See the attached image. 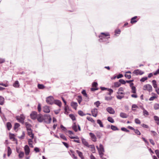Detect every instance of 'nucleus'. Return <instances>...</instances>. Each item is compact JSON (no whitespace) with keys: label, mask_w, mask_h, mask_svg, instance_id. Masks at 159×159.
<instances>
[{"label":"nucleus","mask_w":159,"mask_h":159,"mask_svg":"<svg viewBox=\"0 0 159 159\" xmlns=\"http://www.w3.org/2000/svg\"><path fill=\"white\" fill-rule=\"evenodd\" d=\"M134 131L135 132V133L137 134L138 135H140L141 134L140 132H139V131L138 130V129H135V130H134Z\"/></svg>","instance_id":"obj_53"},{"label":"nucleus","mask_w":159,"mask_h":159,"mask_svg":"<svg viewBox=\"0 0 159 159\" xmlns=\"http://www.w3.org/2000/svg\"><path fill=\"white\" fill-rule=\"evenodd\" d=\"M91 112L93 116L96 117L97 116L98 114V109L95 108L91 110Z\"/></svg>","instance_id":"obj_11"},{"label":"nucleus","mask_w":159,"mask_h":159,"mask_svg":"<svg viewBox=\"0 0 159 159\" xmlns=\"http://www.w3.org/2000/svg\"><path fill=\"white\" fill-rule=\"evenodd\" d=\"M97 123L100 126V127H103V125L102 124V123L101 121L99 119L97 120Z\"/></svg>","instance_id":"obj_29"},{"label":"nucleus","mask_w":159,"mask_h":159,"mask_svg":"<svg viewBox=\"0 0 159 159\" xmlns=\"http://www.w3.org/2000/svg\"><path fill=\"white\" fill-rule=\"evenodd\" d=\"M125 76L126 78H128V79H130L131 77V75H127L125 74Z\"/></svg>","instance_id":"obj_61"},{"label":"nucleus","mask_w":159,"mask_h":159,"mask_svg":"<svg viewBox=\"0 0 159 159\" xmlns=\"http://www.w3.org/2000/svg\"><path fill=\"white\" fill-rule=\"evenodd\" d=\"M154 108L156 110L159 109V104L158 103H156L154 105Z\"/></svg>","instance_id":"obj_35"},{"label":"nucleus","mask_w":159,"mask_h":159,"mask_svg":"<svg viewBox=\"0 0 159 159\" xmlns=\"http://www.w3.org/2000/svg\"><path fill=\"white\" fill-rule=\"evenodd\" d=\"M24 150L25 153L26 155H28L29 154L30 150L29 147L27 145H25L24 147Z\"/></svg>","instance_id":"obj_10"},{"label":"nucleus","mask_w":159,"mask_h":159,"mask_svg":"<svg viewBox=\"0 0 159 159\" xmlns=\"http://www.w3.org/2000/svg\"><path fill=\"white\" fill-rule=\"evenodd\" d=\"M38 111L39 112H40L41 110V106L40 104H39L38 105Z\"/></svg>","instance_id":"obj_63"},{"label":"nucleus","mask_w":159,"mask_h":159,"mask_svg":"<svg viewBox=\"0 0 159 159\" xmlns=\"http://www.w3.org/2000/svg\"><path fill=\"white\" fill-rule=\"evenodd\" d=\"M7 149V156L9 157L12 153V151L11 148L9 147H8Z\"/></svg>","instance_id":"obj_26"},{"label":"nucleus","mask_w":159,"mask_h":159,"mask_svg":"<svg viewBox=\"0 0 159 159\" xmlns=\"http://www.w3.org/2000/svg\"><path fill=\"white\" fill-rule=\"evenodd\" d=\"M43 111L44 112L48 113L50 112V110L48 107L45 106L43 108Z\"/></svg>","instance_id":"obj_14"},{"label":"nucleus","mask_w":159,"mask_h":159,"mask_svg":"<svg viewBox=\"0 0 159 159\" xmlns=\"http://www.w3.org/2000/svg\"><path fill=\"white\" fill-rule=\"evenodd\" d=\"M147 79H148V78L147 77H144L142 78L140 80L141 82H143L147 80Z\"/></svg>","instance_id":"obj_51"},{"label":"nucleus","mask_w":159,"mask_h":159,"mask_svg":"<svg viewBox=\"0 0 159 159\" xmlns=\"http://www.w3.org/2000/svg\"><path fill=\"white\" fill-rule=\"evenodd\" d=\"M107 120L109 121L111 123H113L114 122V120L112 118H111L110 117H108L107 118Z\"/></svg>","instance_id":"obj_37"},{"label":"nucleus","mask_w":159,"mask_h":159,"mask_svg":"<svg viewBox=\"0 0 159 159\" xmlns=\"http://www.w3.org/2000/svg\"><path fill=\"white\" fill-rule=\"evenodd\" d=\"M106 110L110 114H113L115 113V111L111 107H108L107 108Z\"/></svg>","instance_id":"obj_9"},{"label":"nucleus","mask_w":159,"mask_h":159,"mask_svg":"<svg viewBox=\"0 0 159 159\" xmlns=\"http://www.w3.org/2000/svg\"><path fill=\"white\" fill-rule=\"evenodd\" d=\"M132 89V93H136V90L135 87L134 86H132L131 88Z\"/></svg>","instance_id":"obj_43"},{"label":"nucleus","mask_w":159,"mask_h":159,"mask_svg":"<svg viewBox=\"0 0 159 159\" xmlns=\"http://www.w3.org/2000/svg\"><path fill=\"white\" fill-rule=\"evenodd\" d=\"M116 97L118 99H121L122 98L124 97V96L118 95L116 96Z\"/></svg>","instance_id":"obj_60"},{"label":"nucleus","mask_w":159,"mask_h":159,"mask_svg":"<svg viewBox=\"0 0 159 159\" xmlns=\"http://www.w3.org/2000/svg\"><path fill=\"white\" fill-rule=\"evenodd\" d=\"M120 85V82H115L114 84V86L115 87H119Z\"/></svg>","instance_id":"obj_33"},{"label":"nucleus","mask_w":159,"mask_h":159,"mask_svg":"<svg viewBox=\"0 0 159 159\" xmlns=\"http://www.w3.org/2000/svg\"><path fill=\"white\" fill-rule=\"evenodd\" d=\"M152 85L153 87L155 89L157 88V84L156 81L155 80H153L152 81Z\"/></svg>","instance_id":"obj_31"},{"label":"nucleus","mask_w":159,"mask_h":159,"mask_svg":"<svg viewBox=\"0 0 159 159\" xmlns=\"http://www.w3.org/2000/svg\"><path fill=\"white\" fill-rule=\"evenodd\" d=\"M120 116L122 118H127L128 115L124 112H121L120 114Z\"/></svg>","instance_id":"obj_17"},{"label":"nucleus","mask_w":159,"mask_h":159,"mask_svg":"<svg viewBox=\"0 0 159 159\" xmlns=\"http://www.w3.org/2000/svg\"><path fill=\"white\" fill-rule=\"evenodd\" d=\"M20 124L18 123H16L14 125V129H16L20 126Z\"/></svg>","instance_id":"obj_49"},{"label":"nucleus","mask_w":159,"mask_h":159,"mask_svg":"<svg viewBox=\"0 0 159 159\" xmlns=\"http://www.w3.org/2000/svg\"><path fill=\"white\" fill-rule=\"evenodd\" d=\"M38 114L36 111H33L30 114V117L32 119L35 120L37 118Z\"/></svg>","instance_id":"obj_8"},{"label":"nucleus","mask_w":159,"mask_h":159,"mask_svg":"<svg viewBox=\"0 0 159 159\" xmlns=\"http://www.w3.org/2000/svg\"><path fill=\"white\" fill-rule=\"evenodd\" d=\"M111 129L113 130H118V128L116 126L111 125Z\"/></svg>","instance_id":"obj_39"},{"label":"nucleus","mask_w":159,"mask_h":159,"mask_svg":"<svg viewBox=\"0 0 159 159\" xmlns=\"http://www.w3.org/2000/svg\"><path fill=\"white\" fill-rule=\"evenodd\" d=\"M82 142L83 144L85 146L87 147H89V144L88 142L86 140L84 139H82Z\"/></svg>","instance_id":"obj_13"},{"label":"nucleus","mask_w":159,"mask_h":159,"mask_svg":"<svg viewBox=\"0 0 159 159\" xmlns=\"http://www.w3.org/2000/svg\"><path fill=\"white\" fill-rule=\"evenodd\" d=\"M132 110L135 111V109H134V108H138V107L137 106V105H136L135 104H133L132 105Z\"/></svg>","instance_id":"obj_52"},{"label":"nucleus","mask_w":159,"mask_h":159,"mask_svg":"<svg viewBox=\"0 0 159 159\" xmlns=\"http://www.w3.org/2000/svg\"><path fill=\"white\" fill-rule=\"evenodd\" d=\"M142 139L144 141L145 143H146L148 145H149V143L148 142L146 139L145 138L143 137L142 138Z\"/></svg>","instance_id":"obj_62"},{"label":"nucleus","mask_w":159,"mask_h":159,"mask_svg":"<svg viewBox=\"0 0 159 159\" xmlns=\"http://www.w3.org/2000/svg\"><path fill=\"white\" fill-rule=\"evenodd\" d=\"M60 127L64 131H66V130L67 129L66 128L64 127L63 125H61L60 126Z\"/></svg>","instance_id":"obj_58"},{"label":"nucleus","mask_w":159,"mask_h":159,"mask_svg":"<svg viewBox=\"0 0 159 159\" xmlns=\"http://www.w3.org/2000/svg\"><path fill=\"white\" fill-rule=\"evenodd\" d=\"M91 148V151L93 153H95V149L94 146L93 145H89V147Z\"/></svg>","instance_id":"obj_23"},{"label":"nucleus","mask_w":159,"mask_h":159,"mask_svg":"<svg viewBox=\"0 0 159 159\" xmlns=\"http://www.w3.org/2000/svg\"><path fill=\"white\" fill-rule=\"evenodd\" d=\"M110 34L108 33H101V34L99 35V41L100 42L107 41L108 39L110 38Z\"/></svg>","instance_id":"obj_2"},{"label":"nucleus","mask_w":159,"mask_h":159,"mask_svg":"<svg viewBox=\"0 0 159 159\" xmlns=\"http://www.w3.org/2000/svg\"><path fill=\"white\" fill-rule=\"evenodd\" d=\"M76 152L78 154L79 156L82 159H83L84 158V157H83V153L82 152H80L78 150H77L76 151Z\"/></svg>","instance_id":"obj_25"},{"label":"nucleus","mask_w":159,"mask_h":159,"mask_svg":"<svg viewBox=\"0 0 159 159\" xmlns=\"http://www.w3.org/2000/svg\"><path fill=\"white\" fill-rule=\"evenodd\" d=\"M143 89L144 90H147L149 92L152 91V86L149 84H147L143 86Z\"/></svg>","instance_id":"obj_3"},{"label":"nucleus","mask_w":159,"mask_h":159,"mask_svg":"<svg viewBox=\"0 0 159 159\" xmlns=\"http://www.w3.org/2000/svg\"><path fill=\"white\" fill-rule=\"evenodd\" d=\"M89 135L90 137V139L92 141L95 142L97 141V137L95 134L92 132L89 133Z\"/></svg>","instance_id":"obj_6"},{"label":"nucleus","mask_w":159,"mask_h":159,"mask_svg":"<svg viewBox=\"0 0 159 159\" xmlns=\"http://www.w3.org/2000/svg\"><path fill=\"white\" fill-rule=\"evenodd\" d=\"M78 113L80 116H83L86 115V114L81 111H78Z\"/></svg>","instance_id":"obj_40"},{"label":"nucleus","mask_w":159,"mask_h":159,"mask_svg":"<svg viewBox=\"0 0 159 159\" xmlns=\"http://www.w3.org/2000/svg\"><path fill=\"white\" fill-rule=\"evenodd\" d=\"M69 116L73 120H75V117L74 115L72 114H70Z\"/></svg>","instance_id":"obj_42"},{"label":"nucleus","mask_w":159,"mask_h":159,"mask_svg":"<svg viewBox=\"0 0 159 159\" xmlns=\"http://www.w3.org/2000/svg\"><path fill=\"white\" fill-rule=\"evenodd\" d=\"M4 103V98L2 96H0V105H3Z\"/></svg>","instance_id":"obj_24"},{"label":"nucleus","mask_w":159,"mask_h":159,"mask_svg":"<svg viewBox=\"0 0 159 159\" xmlns=\"http://www.w3.org/2000/svg\"><path fill=\"white\" fill-rule=\"evenodd\" d=\"M137 16H135L134 17L132 18L130 22L131 24H134L135 23L137 22V20H135L137 18Z\"/></svg>","instance_id":"obj_22"},{"label":"nucleus","mask_w":159,"mask_h":159,"mask_svg":"<svg viewBox=\"0 0 159 159\" xmlns=\"http://www.w3.org/2000/svg\"><path fill=\"white\" fill-rule=\"evenodd\" d=\"M53 98L51 96L47 97L46 98L47 102L49 104L52 105L53 103Z\"/></svg>","instance_id":"obj_4"},{"label":"nucleus","mask_w":159,"mask_h":159,"mask_svg":"<svg viewBox=\"0 0 159 159\" xmlns=\"http://www.w3.org/2000/svg\"><path fill=\"white\" fill-rule=\"evenodd\" d=\"M121 130L124 131L126 132H129V131L127 129H126L124 127H122L121 128Z\"/></svg>","instance_id":"obj_56"},{"label":"nucleus","mask_w":159,"mask_h":159,"mask_svg":"<svg viewBox=\"0 0 159 159\" xmlns=\"http://www.w3.org/2000/svg\"><path fill=\"white\" fill-rule=\"evenodd\" d=\"M38 87L39 89H43L45 87L43 84H38Z\"/></svg>","instance_id":"obj_41"},{"label":"nucleus","mask_w":159,"mask_h":159,"mask_svg":"<svg viewBox=\"0 0 159 159\" xmlns=\"http://www.w3.org/2000/svg\"><path fill=\"white\" fill-rule=\"evenodd\" d=\"M25 136V133L24 132H23L22 135L19 137V138L20 139H23Z\"/></svg>","instance_id":"obj_54"},{"label":"nucleus","mask_w":159,"mask_h":159,"mask_svg":"<svg viewBox=\"0 0 159 159\" xmlns=\"http://www.w3.org/2000/svg\"><path fill=\"white\" fill-rule=\"evenodd\" d=\"M37 120L39 122H44L47 123H50L52 120L50 116L49 115H43L41 114H38Z\"/></svg>","instance_id":"obj_1"},{"label":"nucleus","mask_w":159,"mask_h":159,"mask_svg":"<svg viewBox=\"0 0 159 159\" xmlns=\"http://www.w3.org/2000/svg\"><path fill=\"white\" fill-rule=\"evenodd\" d=\"M19 84L18 81H16L13 84V86L15 88H18L19 87Z\"/></svg>","instance_id":"obj_27"},{"label":"nucleus","mask_w":159,"mask_h":159,"mask_svg":"<svg viewBox=\"0 0 159 159\" xmlns=\"http://www.w3.org/2000/svg\"><path fill=\"white\" fill-rule=\"evenodd\" d=\"M135 122L137 124H139L141 123L140 121L137 118L135 119Z\"/></svg>","instance_id":"obj_48"},{"label":"nucleus","mask_w":159,"mask_h":159,"mask_svg":"<svg viewBox=\"0 0 159 159\" xmlns=\"http://www.w3.org/2000/svg\"><path fill=\"white\" fill-rule=\"evenodd\" d=\"M24 152H20L19 153V158H22L24 156Z\"/></svg>","instance_id":"obj_34"},{"label":"nucleus","mask_w":159,"mask_h":159,"mask_svg":"<svg viewBox=\"0 0 159 159\" xmlns=\"http://www.w3.org/2000/svg\"><path fill=\"white\" fill-rule=\"evenodd\" d=\"M119 82L120 84H125L126 83V82L123 80L122 79H120L119 80Z\"/></svg>","instance_id":"obj_45"},{"label":"nucleus","mask_w":159,"mask_h":159,"mask_svg":"<svg viewBox=\"0 0 159 159\" xmlns=\"http://www.w3.org/2000/svg\"><path fill=\"white\" fill-rule=\"evenodd\" d=\"M154 120L156 121V123L157 125H159V117L156 116H154Z\"/></svg>","instance_id":"obj_20"},{"label":"nucleus","mask_w":159,"mask_h":159,"mask_svg":"<svg viewBox=\"0 0 159 159\" xmlns=\"http://www.w3.org/2000/svg\"><path fill=\"white\" fill-rule=\"evenodd\" d=\"M123 91L124 88L122 87H120L118 89V92H117V93L120 94H124L125 93L122 92Z\"/></svg>","instance_id":"obj_19"},{"label":"nucleus","mask_w":159,"mask_h":159,"mask_svg":"<svg viewBox=\"0 0 159 159\" xmlns=\"http://www.w3.org/2000/svg\"><path fill=\"white\" fill-rule=\"evenodd\" d=\"M87 119L88 120L91 122H92L94 123L95 122V121L92 117H90L88 116L87 117Z\"/></svg>","instance_id":"obj_36"},{"label":"nucleus","mask_w":159,"mask_h":159,"mask_svg":"<svg viewBox=\"0 0 159 159\" xmlns=\"http://www.w3.org/2000/svg\"><path fill=\"white\" fill-rule=\"evenodd\" d=\"M82 93L85 96L87 97V94L86 93V91L85 90H83L82 91Z\"/></svg>","instance_id":"obj_57"},{"label":"nucleus","mask_w":159,"mask_h":159,"mask_svg":"<svg viewBox=\"0 0 159 159\" xmlns=\"http://www.w3.org/2000/svg\"><path fill=\"white\" fill-rule=\"evenodd\" d=\"M95 134H96V137H97L98 139H100L102 136V134L99 131H97L96 132Z\"/></svg>","instance_id":"obj_15"},{"label":"nucleus","mask_w":159,"mask_h":159,"mask_svg":"<svg viewBox=\"0 0 159 159\" xmlns=\"http://www.w3.org/2000/svg\"><path fill=\"white\" fill-rule=\"evenodd\" d=\"M60 137L63 139L65 140H66V138L65 136L63 134H60Z\"/></svg>","instance_id":"obj_44"},{"label":"nucleus","mask_w":159,"mask_h":159,"mask_svg":"<svg viewBox=\"0 0 159 159\" xmlns=\"http://www.w3.org/2000/svg\"><path fill=\"white\" fill-rule=\"evenodd\" d=\"M112 98V96L110 97H107L106 96L105 98V100L109 101L111 100Z\"/></svg>","instance_id":"obj_38"},{"label":"nucleus","mask_w":159,"mask_h":159,"mask_svg":"<svg viewBox=\"0 0 159 159\" xmlns=\"http://www.w3.org/2000/svg\"><path fill=\"white\" fill-rule=\"evenodd\" d=\"M144 73V72L143 71H142L139 69H137V70H135L133 71V73L134 74H135L136 75H142Z\"/></svg>","instance_id":"obj_7"},{"label":"nucleus","mask_w":159,"mask_h":159,"mask_svg":"<svg viewBox=\"0 0 159 159\" xmlns=\"http://www.w3.org/2000/svg\"><path fill=\"white\" fill-rule=\"evenodd\" d=\"M155 152L157 157L159 158V151L158 150H156L155 151Z\"/></svg>","instance_id":"obj_55"},{"label":"nucleus","mask_w":159,"mask_h":159,"mask_svg":"<svg viewBox=\"0 0 159 159\" xmlns=\"http://www.w3.org/2000/svg\"><path fill=\"white\" fill-rule=\"evenodd\" d=\"M28 134L29 136H30L32 139L34 138V134H33L32 131H28Z\"/></svg>","instance_id":"obj_28"},{"label":"nucleus","mask_w":159,"mask_h":159,"mask_svg":"<svg viewBox=\"0 0 159 159\" xmlns=\"http://www.w3.org/2000/svg\"><path fill=\"white\" fill-rule=\"evenodd\" d=\"M98 85V84L97 82H94L92 84V86L94 87H96Z\"/></svg>","instance_id":"obj_59"},{"label":"nucleus","mask_w":159,"mask_h":159,"mask_svg":"<svg viewBox=\"0 0 159 159\" xmlns=\"http://www.w3.org/2000/svg\"><path fill=\"white\" fill-rule=\"evenodd\" d=\"M54 103L55 104L59 106L60 107L61 106V101L59 100H55Z\"/></svg>","instance_id":"obj_18"},{"label":"nucleus","mask_w":159,"mask_h":159,"mask_svg":"<svg viewBox=\"0 0 159 159\" xmlns=\"http://www.w3.org/2000/svg\"><path fill=\"white\" fill-rule=\"evenodd\" d=\"M159 74V69H158L156 72L154 73L153 74L154 75H157Z\"/></svg>","instance_id":"obj_64"},{"label":"nucleus","mask_w":159,"mask_h":159,"mask_svg":"<svg viewBox=\"0 0 159 159\" xmlns=\"http://www.w3.org/2000/svg\"><path fill=\"white\" fill-rule=\"evenodd\" d=\"M71 106L75 110L77 109V107L78 106V104L77 102H72L71 103Z\"/></svg>","instance_id":"obj_12"},{"label":"nucleus","mask_w":159,"mask_h":159,"mask_svg":"<svg viewBox=\"0 0 159 159\" xmlns=\"http://www.w3.org/2000/svg\"><path fill=\"white\" fill-rule=\"evenodd\" d=\"M77 126L75 123H74L72 125V129L75 132H77L78 131Z\"/></svg>","instance_id":"obj_30"},{"label":"nucleus","mask_w":159,"mask_h":159,"mask_svg":"<svg viewBox=\"0 0 159 159\" xmlns=\"http://www.w3.org/2000/svg\"><path fill=\"white\" fill-rule=\"evenodd\" d=\"M98 152H104V150L103 146L101 144L99 145V149L98 150Z\"/></svg>","instance_id":"obj_16"},{"label":"nucleus","mask_w":159,"mask_h":159,"mask_svg":"<svg viewBox=\"0 0 159 159\" xmlns=\"http://www.w3.org/2000/svg\"><path fill=\"white\" fill-rule=\"evenodd\" d=\"M100 103L99 101H97L94 103V104L97 107H98Z\"/></svg>","instance_id":"obj_50"},{"label":"nucleus","mask_w":159,"mask_h":159,"mask_svg":"<svg viewBox=\"0 0 159 159\" xmlns=\"http://www.w3.org/2000/svg\"><path fill=\"white\" fill-rule=\"evenodd\" d=\"M143 110V115L145 116V115H149V113L148 111L146 110L145 109H144Z\"/></svg>","instance_id":"obj_46"},{"label":"nucleus","mask_w":159,"mask_h":159,"mask_svg":"<svg viewBox=\"0 0 159 159\" xmlns=\"http://www.w3.org/2000/svg\"><path fill=\"white\" fill-rule=\"evenodd\" d=\"M32 139H32L31 138V139H29L28 140V144H29V146H30V147L31 148H33L34 147L33 145L32 144V142H33V141L32 140Z\"/></svg>","instance_id":"obj_21"},{"label":"nucleus","mask_w":159,"mask_h":159,"mask_svg":"<svg viewBox=\"0 0 159 159\" xmlns=\"http://www.w3.org/2000/svg\"><path fill=\"white\" fill-rule=\"evenodd\" d=\"M25 117L23 115H21L20 116H17L16 117V119L20 122L23 123Z\"/></svg>","instance_id":"obj_5"},{"label":"nucleus","mask_w":159,"mask_h":159,"mask_svg":"<svg viewBox=\"0 0 159 159\" xmlns=\"http://www.w3.org/2000/svg\"><path fill=\"white\" fill-rule=\"evenodd\" d=\"M108 91L109 92V93H108V94L109 95H111L112 93L113 92V90L111 89H108Z\"/></svg>","instance_id":"obj_47"},{"label":"nucleus","mask_w":159,"mask_h":159,"mask_svg":"<svg viewBox=\"0 0 159 159\" xmlns=\"http://www.w3.org/2000/svg\"><path fill=\"white\" fill-rule=\"evenodd\" d=\"M7 127L8 129L9 130L11 129L12 127V125L11 123L9 122L7 123Z\"/></svg>","instance_id":"obj_32"}]
</instances>
